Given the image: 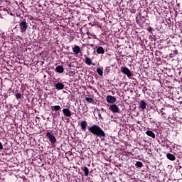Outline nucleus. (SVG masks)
Returning a JSON list of instances; mask_svg holds the SVG:
<instances>
[{
	"label": "nucleus",
	"instance_id": "1",
	"mask_svg": "<svg viewBox=\"0 0 182 182\" xmlns=\"http://www.w3.org/2000/svg\"><path fill=\"white\" fill-rule=\"evenodd\" d=\"M88 130L92 133V134H94V136H96L97 137H106V133H105V131L97 124H94L88 128Z\"/></svg>",
	"mask_w": 182,
	"mask_h": 182
},
{
	"label": "nucleus",
	"instance_id": "2",
	"mask_svg": "<svg viewBox=\"0 0 182 182\" xmlns=\"http://www.w3.org/2000/svg\"><path fill=\"white\" fill-rule=\"evenodd\" d=\"M19 28L20 32H21V33H25V32H26V30L28 29V23H26V21H21L19 23Z\"/></svg>",
	"mask_w": 182,
	"mask_h": 182
},
{
	"label": "nucleus",
	"instance_id": "3",
	"mask_svg": "<svg viewBox=\"0 0 182 182\" xmlns=\"http://www.w3.org/2000/svg\"><path fill=\"white\" fill-rule=\"evenodd\" d=\"M109 110L112 112V113H120V108L116 105L112 104L109 106Z\"/></svg>",
	"mask_w": 182,
	"mask_h": 182
},
{
	"label": "nucleus",
	"instance_id": "4",
	"mask_svg": "<svg viewBox=\"0 0 182 182\" xmlns=\"http://www.w3.org/2000/svg\"><path fill=\"white\" fill-rule=\"evenodd\" d=\"M46 136L48 138V140L50 141L51 144H55L56 143V138L55 136L52 135L50 132H47Z\"/></svg>",
	"mask_w": 182,
	"mask_h": 182
},
{
	"label": "nucleus",
	"instance_id": "5",
	"mask_svg": "<svg viewBox=\"0 0 182 182\" xmlns=\"http://www.w3.org/2000/svg\"><path fill=\"white\" fill-rule=\"evenodd\" d=\"M106 100H107V103H110V104L113 105V103H116V101L117 100L116 99V97H114V96L108 95L106 97Z\"/></svg>",
	"mask_w": 182,
	"mask_h": 182
},
{
	"label": "nucleus",
	"instance_id": "6",
	"mask_svg": "<svg viewBox=\"0 0 182 182\" xmlns=\"http://www.w3.org/2000/svg\"><path fill=\"white\" fill-rule=\"evenodd\" d=\"M122 73H124V75H127V77H129V79H130L131 76H133V74H132V71H130V70H129V68H124L122 70Z\"/></svg>",
	"mask_w": 182,
	"mask_h": 182
},
{
	"label": "nucleus",
	"instance_id": "7",
	"mask_svg": "<svg viewBox=\"0 0 182 182\" xmlns=\"http://www.w3.org/2000/svg\"><path fill=\"white\" fill-rule=\"evenodd\" d=\"M63 113L65 117H70V116H72V112L68 108H64L63 109Z\"/></svg>",
	"mask_w": 182,
	"mask_h": 182
},
{
	"label": "nucleus",
	"instance_id": "8",
	"mask_svg": "<svg viewBox=\"0 0 182 182\" xmlns=\"http://www.w3.org/2000/svg\"><path fill=\"white\" fill-rule=\"evenodd\" d=\"M55 72H57V73H63L65 68H63L62 65H58L55 68Z\"/></svg>",
	"mask_w": 182,
	"mask_h": 182
},
{
	"label": "nucleus",
	"instance_id": "9",
	"mask_svg": "<svg viewBox=\"0 0 182 182\" xmlns=\"http://www.w3.org/2000/svg\"><path fill=\"white\" fill-rule=\"evenodd\" d=\"M55 87L57 90H62L65 87V85L61 82H58L55 85Z\"/></svg>",
	"mask_w": 182,
	"mask_h": 182
},
{
	"label": "nucleus",
	"instance_id": "10",
	"mask_svg": "<svg viewBox=\"0 0 182 182\" xmlns=\"http://www.w3.org/2000/svg\"><path fill=\"white\" fill-rule=\"evenodd\" d=\"M146 106H147V103H146V102L144 100H141L139 102V107H140V109H142V110H144V109H146Z\"/></svg>",
	"mask_w": 182,
	"mask_h": 182
},
{
	"label": "nucleus",
	"instance_id": "11",
	"mask_svg": "<svg viewBox=\"0 0 182 182\" xmlns=\"http://www.w3.org/2000/svg\"><path fill=\"white\" fill-rule=\"evenodd\" d=\"M73 52H74V53H76V55H79V53H80V47H79V46H74V48H73Z\"/></svg>",
	"mask_w": 182,
	"mask_h": 182
},
{
	"label": "nucleus",
	"instance_id": "12",
	"mask_svg": "<svg viewBox=\"0 0 182 182\" xmlns=\"http://www.w3.org/2000/svg\"><path fill=\"white\" fill-rule=\"evenodd\" d=\"M146 134L147 136H149V137H152V139H156V134L152 131H150V130L146 131Z\"/></svg>",
	"mask_w": 182,
	"mask_h": 182
},
{
	"label": "nucleus",
	"instance_id": "13",
	"mask_svg": "<svg viewBox=\"0 0 182 182\" xmlns=\"http://www.w3.org/2000/svg\"><path fill=\"white\" fill-rule=\"evenodd\" d=\"M97 53H98L99 55H103L105 54V49L103 48V47L100 46L97 48Z\"/></svg>",
	"mask_w": 182,
	"mask_h": 182
},
{
	"label": "nucleus",
	"instance_id": "14",
	"mask_svg": "<svg viewBox=\"0 0 182 182\" xmlns=\"http://www.w3.org/2000/svg\"><path fill=\"white\" fill-rule=\"evenodd\" d=\"M80 127H81V129L86 130V127H87V122L86 121L81 122Z\"/></svg>",
	"mask_w": 182,
	"mask_h": 182
},
{
	"label": "nucleus",
	"instance_id": "15",
	"mask_svg": "<svg viewBox=\"0 0 182 182\" xmlns=\"http://www.w3.org/2000/svg\"><path fill=\"white\" fill-rule=\"evenodd\" d=\"M166 157L168 160H171V161H174V160H176V156L173 155V154H167Z\"/></svg>",
	"mask_w": 182,
	"mask_h": 182
},
{
	"label": "nucleus",
	"instance_id": "16",
	"mask_svg": "<svg viewBox=\"0 0 182 182\" xmlns=\"http://www.w3.org/2000/svg\"><path fill=\"white\" fill-rule=\"evenodd\" d=\"M85 63H86V65L88 66H90L92 65V59L89 57H85Z\"/></svg>",
	"mask_w": 182,
	"mask_h": 182
},
{
	"label": "nucleus",
	"instance_id": "17",
	"mask_svg": "<svg viewBox=\"0 0 182 182\" xmlns=\"http://www.w3.org/2000/svg\"><path fill=\"white\" fill-rule=\"evenodd\" d=\"M51 109L53 110V112H59V110H60V106L59 105H55V106H52Z\"/></svg>",
	"mask_w": 182,
	"mask_h": 182
},
{
	"label": "nucleus",
	"instance_id": "18",
	"mask_svg": "<svg viewBox=\"0 0 182 182\" xmlns=\"http://www.w3.org/2000/svg\"><path fill=\"white\" fill-rule=\"evenodd\" d=\"M82 170L84 171L85 177H87V176H89V168L85 166L82 168Z\"/></svg>",
	"mask_w": 182,
	"mask_h": 182
},
{
	"label": "nucleus",
	"instance_id": "19",
	"mask_svg": "<svg viewBox=\"0 0 182 182\" xmlns=\"http://www.w3.org/2000/svg\"><path fill=\"white\" fill-rule=\"evenodd\" d=\"M97 73L98 75H100V76H103V68H97Z\"/></svg>",
	"mask_w": 182,
	"mask_h": 182
},
{
	"label": "nucleus",
	"instance_id": "20",
	"mask_svg": "<svg viewBox=\"0 0 182 182\" xmlns=\"http://www.w3.org/2000/svg\"><path fill=\"white\" fill-rule=\"evenodd\" d=\"M15 97L16 99H17V100H19L20 99H22L23 96H22V94L21 93H16L15 95Z\"/></svg>",
	"mask_w": 182,
	"mask_h": 182
},
{
	"label": "nucleus",
	"instance_id": "21",
	"mask_svg": "<svg viewBox=\"0 0 182 182\" xmlns=\"http://www.w3.org/2000/svg\"><path fill=\"white\" fill-rule=\"evenodd\" d=\"M86 102H87L88 103H93V102H95V100H93V98L92 97H86L85 98Z\"/></svg>",
	"mask_w": 182,
	"mask_h": 182
},
{
	"label": "nucleus",
	"instance_id": "22",
	"mask_svg": "<svg viewBox=\"0 0 182 182\" xmlns=\"http://www.w3.org/2000/svg\"><path fill=\"white\" fill-rule=\"evenodd\" d=\"M135 166H136V167L141 168V167H143V163L141 162V161H136Z\"/></svg>",
	"mask_w": 182,
	"mask_h": 182
},
{
	"label": "nucleus",
	"instance_id": "23",
	"mask_svg": "<svg viewBox=\"0 0 182 182\" xmlns=\"http://www.w3.org/2000/svg\"><path fill=\"white\" fill-rule=\"evenodd\" d=\"M87 35H88V36H92V39H96V36L92 35L90 32H87Z\"/></svg>",
	"mask_w": 182,
	"mask_h": 182
},
{
	"label": "nucleus",
	"instance_id": "24",
	"mask_svg": "<svg viewBox=\"0 0 182 182\" xmlns=\"http://www.w3.org/2000/svg\"><path fill=\"white\" fill-rule=\"evenodd\" d=\"M148 32H149L150 33H151V32H153V28H151V26H149L147 29Z\"/></svg>",
	"mask_w": 182,
	"mask_h": 182
},
{
	"label": "nucleus",
	"instance_id": "25",
	"mask_svg": "<svg viewBox=\"0 0 182 182\" xmlns=\"http://www.w3.org/2000/svg\"><path fill=\"white\" fill-rule=\"evenodd\" d=\"M163 110H164V108H161V109H160V113H161V114H162V116L163 115H164V114H166V113L164 112H163Z\"/></svg>",
	"mask_w": 182,
	"mask_h": 182
},
{
	"label": "nucleus",
	"instance_id": "26",
	"mask_svg": "<svg viewBox=\"0 0 182 182\" xmlns=\"http://www.w3.org/2000/svg\"><path fill=\"white\" fill-rule=\"evenodd\" d=\"M1 38H3V39H6V37L5 36V33H4L1 34Z\"/></svg>",
	"mask_w": 182,
	"mask_h": 182
},
{
	"label": "nucleus",
	"instance_id": "27",
	"mask_svg": "<svg viewBox=\"0 0 182 182\" xmlns=\"http://www.w3.org/2000/svg\"><path fill=\"white\" fill-rule=\"evenodd\" d=\"M4 149V146L2 145V143L0 142V150H2Z\"/></svg>",
	"mask_w": 182,
	"mask_h": 182
},
{
	"label": "nucleus",
	"instance_id": "28",
	"mask_svg": "<svg viewBox=\"0 0 182 182\" xmlns=\"http://www.w3.org/2000/svg\"><path fill=\"white\" fill-rule=\"evenodd\" d=\"M98 116H99V117H100L102 119V114L99 113Z\"/></svg>",
	"mask_w": 182,
	"mask_h": 182
},
{
	"label": "nucleus",
	"instance_id": "29",
	"mask_svg": "<svg viewBox=\"0 0 182 182\" xmlns=\"http://www.w3.org/2000/svg\"><path fill=\"white\" fill-rule=\"evenodd\" d=\"M174 53H176V55H177V53H178V51H177V50H176L174 51Z\"/></svg>",
	"mask_w": 182,
	"mask_h": 182
},
{
	"label": "nucleus",
	"instance_id": "30",
	"mask_svg": "<svg viewBox=\"0 0 182 182\" xmlns=\"http://www.w3.org/2000/svg\"><path fill=\"white\" fill-rule=\"evenodd\" d=\"M102 112H105V108L101 109Z\"/></svg>",
	"mask_w": 182,
	"mask_h": 182
},
{
	"label": "nucleus",
	"instance_id": "31",
	"mask_svg": "<svg viewBox=\"0 0 182 182\" xmlns=\"http://www.w3.org/2000/svg\"><path fill=\"white\" fill-rule=\"evenodd\" d=\"M0 4H2V0H0Z\"/></svg>",
	"mask_w": 182,
	"mask_h": 182
},
{
	"label": "nucleus",
	"instance_id": "32",
	"mask_svg": "<svg viewBox=\"0 0 182 182\" xmlns=\"http://www.w3.org/2000/svg\"><path fill=\"white\" fill-rule=\"evenodd\" d=\"M88 39H92V38L91 37H88Z\"/></svg>",
	"mask_w": 182,
	"mask_h": 182
},
{
	"label": "nucleus",
	"instance_id": "33",
	"mask_svg": "<svg viewBox=\"0 0 182 182\" xmlns=\"http://www.w3.org/2000/svg\"><path fill=\"white\" fill-rule=\"evenodd\" d=\"M47 120H49V117L47 118Z\"/></svg>",
	"mask_w": 182,
	"mask_h": 182
}]
</instances>
